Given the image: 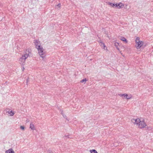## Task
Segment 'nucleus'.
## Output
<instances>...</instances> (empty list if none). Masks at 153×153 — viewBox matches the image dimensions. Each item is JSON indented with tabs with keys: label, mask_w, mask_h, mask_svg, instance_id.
Listing matches in <instances>:
<instances>
[{
	"label": "nucleus",
	"mask_w": 153,
	"mask_h": 153,
	"mask_svg": "<svg viewBox=\"0 0 153 153\" xmlns=\"http://www.w3.org/2000/svg\"><path fill=\"white\" fill-rule=\"evenodd\" d=\"M34 43L35 46V47L36 49L38 48H39L41 47L40 42L39 40H34Z\"/></svg>",
	"instance_id": "7"
},
{
	"label": "nucleus",
	"mask_w": 153,
	"mask_h": 153,
	"mask_svg": "<svg viewBox=\"0 0 153 153\" xmlns=\"http://www.w3.org/2000/svg\"><path fill=\"white\" fill-rule=\"evenodd\" d=\"M120 53H121V54L122 55V53H121V51L120 52Z\"/></svg>",
	"instance_id": "26"
},
{
	"label": "nucleus",
	"mask_w": 153,
	"mask_h": 153,
	"mask_svg": "<svg viewBox=\"0 0 153 153\" xmlns=\"http://www.w3.org/2000/svg\"><path fill=\"white\" fill-rule=\"evenodd\" d=\"M19 63L20 64L22 65H23L25 63V60L22 59L21 60V58L19 60Z\"/></svg>",
	"instance_id": "14"
},
{
	"label": "nucleus",
	"mask_w": 153,
	"mask_h": 153,
	"mask_svg": "<svg viewBox=\"0 0 153 153\" xmlns=\"http://www.w3.org/2000/svg\"><path fill=\"white\" fill-rule=\"evenodd\" d=\"M24 69H25V68L24 67H23V68H22V71H24Z\"/></svg>",
	"instance_id": "25"
},
{
	"label": "nucleus",
	"mask_w": 153,
	"mask_h": 153,
	"mask_svg": "<svg viewBox=\"0 0 153 153\" xmlns=\"http://www.w3.org/2000/svg\"><path fill=\"white\" fill-rule=\"evenodd\" d=\"M140 38L137 37L135 39V46L137 49H140L143 45L144 42L140 41Z\"/></svg>",
	"instance_id": "1"
},
{
	"label": "nucleus",
	"mask_w": 153,
	"mask_h": 153,
	"mask_svg": "<svg viewBox=\"0 0 153 153\" xmlns=\"http://www.w3.org/2000/svg\"><path fill=\"white\" fill-rule=\"evenodd\" d=\"M119 39L125 42L126 43H127L128 42V41L123 36H121L120 37Z\"/></svg>",
	"instance_id": "10"
},
{
	"label": "nucleus",
	"mask_w": 153,
	"mask_h": 153,
	"mask_svg": "<svg viewBox=\"0 0 153 153\" xmlns=\"http://www.w3.org/2000/svg\"><path fill=\"white\" fill-rule=\"evenodd\" d=\"M87 81L86 79V78H85L82 80H81L80 82H85Z\"/></svg>",
	"instance_id": "18"
},
{
	"label": "nucleus",
	"mask_w": 153,
	"mask_h": 153,
	"mask_svg": "<svg viewBox=\"0 0 153 153\" xmlns=\"http://www.w3.org/2000/svg\"><path fill=\"white\" fill-rule=\"evenodd\" d=\"M61 114L62 115L63 117H64L65 118H66V120H67V118L66 116V115H65V114H63V111H62Z\"/></svg>",
	"instance_id": "17"
},
{
	"label": "nucleus",
	"mask_w": 153,
	"mask_h": 153,
	"mask_svg": "<svg viewBox=\"0 0 153 153\" xmlns=\"http://www.w3.org/2000/svg\"><path fill=\"white\" fill-rule=\"evenodd\" d=\"M20 128L21 129H22L23 130H24L25 129V127L23 126H21Z\"/></svg>",
	"instance_id": "20"
},
{
	"label": "nucleus",
	"mask_w": 153,
	"mask_h": 153,
	"mask_svg": "<svg viewBox=\"0 0 153 153\" xmlns=\"http://www.w3.org/2000/svg\"><path fill=\"white\" fill-rule=\"evenodd\" d=\"M119 95L120 97L124 96L125 97V98H126L127 99H130L131 97V96H128L127 94H119Z\"/></svg>",
	"instance_id": "8"
},
{
	"label": "nucleus",
	"mask_w": 153,
	"mask_h": 153,
	"mask_svg": "<svg viewBox=\"0 0 153 153\" xmlns=\"http://www.w3.org/2000/svg\"><path fill=\"white\" fill-rule=\"evenodd\" d=\"M7 112H8L9 114H10V116H13L14 114V113L13 111H8Z\"/></svg>",
	"instance_id": "15"
},
{
	"label": "nucleus",
	"mask_w": 153,
	"mask_h": 153,
	"mask_svg": "<svg viewBox=\"0 0 153 153\" xmlns=\"http://www.w3.org/2000/svg\"><path fill=\"white\" fill-rule=\"evenodd\" d=\"M48 153H53V152L51 150H48Z\"/></svg>",
	"instance_id": "21"
},
{
	"label": "nucleus",
	"mask_w": 153,
	"mask_h": 153,
	"mask_svg": "<svg viewBox=\"0 0 153 153\" xmlns=\"http://www.w3.org/2000/svg\"><path fill=\"white\" fill-rule=\"evenodd\" d=\"M38 50V53L40 56L44 59L45 56V55L44 52V49L41 46L37 49Z\"/></svg>",
	"instance_id": "2"
},
{
	"label": "nucleus",
	"mask_w": 153,
	"mask_h": 153,
	"mask_svg": "<svg viewBox=\"0 0 153 153\" xmlns=\"http://www.w3.org/2000/svg\"><path fill=\"white\" fill-rule=\"evenodd\" d=\"M90 152L91 153H97V151L95 149L90 150Z\"/></svg>",
	"instance_id": "16"
},
{
	"label": "nucleus",
	"mask_w": 153,
	"mask_h": 153,
	"mask_svg": "<svg viewBox=\"0 0 153 153\" xmlns=\"http://www.w3.org/2000/svg\"><path fill=\"white\" fill-rule=\"evenodd\" d=\"M102 45L103 47V48L105 50V48H106V50H107V48L106 47V46L105 45V44H103Z\"/></svg>",
	"instance_id": "19"
},
{
	"label": "nucleus",
	"mask_w": 153,
	"mask_h": 153,
	"mask_svg": "<svg viewBox=\"0 0 153 153\" xmlns=\"http://www.w3.org/2000/svg\"><path fill=\"white\" fill-rule=\"evenodd\" d=\"M138 126L139 128L142 129L146 127L147 126V125L145 123L144 120H143L142 121L140 120V122L138 125Z\"/></svg>",
	"instance_id": "5"
},
{
	"label": "nucleus",
	"mask_w": 153,
	"mask_h": 153,
	"mask_svg": "<svg viewBox=\"0 0 153 153\" xmlns=\"http://www.w3.org/2000/svg\"><path fill=\"white\" fill-rule=\"evenodd\" d=\"M31 51L30 50H27L25 52V53L24 55H22V57L20 58L21 60L23 59L25 60L29 56V54L31 53Z\"/></svg>",
	"instance_id": "4"
},
{
	"label": "nucleus",
	"mask_w": 153,
	"mask_h": 153,
	"mask_svg": "<svg viewBox=\"0 0 153 153\" xmlns=\"http://www.w3.org/2000/svg\"><path fill=\"white\" fill-rule=\"evenodd\" d=\"M108 5H110L112 7H114L115 6V7H117V4H114L112 3L109 2L108 3Z\"/></svg>",
	"instance_id": "12"
},
{
	"label": "nucleus",
	"mask_w": 153,
	"mask_h": 153,
	"mask_svg": "<svg viewBox=\"0 0 153 153\" xmlns=\"http://www.w3.org/2000/svg\"><path fill=\"white\" fill-rule=\"evenodd\" d=\"M26 81H27V83H28V79H27L26 80Z\"/></svg>",
	"instance_id": "24"
},
{
	"label": "nucleus",
	"mask_w": 153,
	"mask_h": 153,
	"mask_svg": "<svg viewBox=\"0 0 153 153\" xmlns=\"http://www.w3.org/2000/svg\"><path fill=\"white\" fill-rule=\"evenodd\" d=\"M31 51L30 50H27L25 52V53L24 55H22V57L20 58L21 60L23 59L25 60L29 56V54L31 53Z\"/></svg>",
	"instance_id": "3"
},
{
	"label": "nucleus",
	"mask_w": 153,
	"mask_h": 153,
	"mask_svg": "<svg viewBox=\"0 0 153 153\" xmlns=\"http://www.w3.org/2000/svg\"><path fill=\"white\" fill-rule=\"evenodd\" d=\"M30 128L33 130H35L34 125L32 122L30 123Z\"/></svg>",
	"instance_id": "11"
},
{
	"label": "nucleus",
	"mask_w": 153,
	"mask_h": 153,
	"mask_svg": "<svg viewBox=\"0 0 153 153\" xmlns=\"http://www.w3.org/2000/svg\"><path fill=\"white\" fill-rule=\"evenodd\" d=\"M99 42H100V43H101L102 45H103V44H104L101 41H99Z\"/></svg>",
	"instance_id": "23"
},
{
	"label": "nucleus",
	"mask_w": 153,
	"mask_h": 153,
	"mask_svg": "<svg viewBox=\"0 0 153 153\" xmlns=\"http://www.w3.org/2000/svg\"><path fill=\"white\" fill-rule=\"evenodd\" d=\"M119 45V43L117 42H115L114 43V46L116 47L117 49L118 50L120 51V49L118 47V46Z\"/></svg>",
	"instance_id": "13"
},
{
	"label": "nucleus",
	"mask_w": 153,
	"mask_h": 153,
	"mask_svg": "<svg viewBox=\"0 0 153 153\" xmlns=\"http://www.w3.org/2000/svg\"><path fill=\"white\" fill-rule=\"evenodd\" d=\"M57 6H58V7H60V6H61V4H59L58 5H57Z\"/></svg>",
	"instance_id": "22"
},
{
	"label": "nucleus",
	"mask_w": 153,
	"mask_h": 153,
	"mask_svg": "<svg viewBox=\"0 0 153 153\" xmlns=\"http://www.w3.org/2000/svg\"><path fill=\"white\" fill-rule=\"evenodd\" d=\"M140 119L139 118H134L131 120V122L134 125L138 126L140 122Z\"/></svg>",
	"instance_id": "6"
},
{
	"label": "nucleus",
	"mask_w": 153,
	"mask_h": 153,
	"mask_svg": "<svg viewBox=\"0 0 153 153\" xmlns=\"http://www.w3.org/2000/svg\"><path fill=\"white\" fill-rule=\"evenodd\" d=\"M124 7V4L121 3H120L118 4H117V7L118 8L120 9L123 8Z\"/></svg>",
	"instance_id": "9"
}]
</instances>
